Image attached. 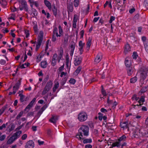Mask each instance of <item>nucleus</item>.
Masks as SVG:
<instances>
[{
	"label": "nucleus",
	"mask_w": 148,
	"mask_h": 148,
	"mask_svg": "<svg viewBox=\"0 0 148 148\" xmlns=\"http://www.w3.org/2000/svg\"><path fill=\"white\" fill-rule=\"evenodd\" d=\"M42 42L38 40V44L36 45V51H38V49L40 47V46L41 45Z\"/></svg>",
	"instance_id": "obj_31"
},
{
	"label": "nucleus",
	"mask_w": 148,
	"mask_h": 148,
	"mask_svg": "<svg viewBox=\"0 0 148 148\" xmlns=\"http://www.w3.org/2000/svg\"><path fill=\"white\" fill-rule=\"evenodd\" d=\"M101 91L102 94L104 96H106V91L104 89L103 86L102 85L101 86Z\"/></svg>",
	"instance_id": "obj_37"
},
{
	"label": "nucleus",
	"mask_w": 148,
	"mask_h": 148,
	"mask_svg": "<svg viewBox=\"0 0 148 148\" xmlns=\"http://www.w3.org/2000/svg\"><path fill=\"white\" fill-rule=\"evenodd\" d=\"M53 14L55 16H56L57 14V8H56V6L54 5H53Z\"/></svg>",
	"instance_id": "obj_25"
},
{
	"label": "nucleus",
	"mask_w": 148,
	"mask_h": 148,
	"mask_svg": "<svg viewBox=\"0 0 148 148\" xmlns=\"http://www.w3.org/2000/svg\"><path fill=\"white\" fill-rule=\"evenodd\" d=\"M0 63L2 65H4L6 63V61L3 60H1L0 61Z\"/></svg>",
	"instance_id": "obj_55"
},
{
	"label": "nucleus",
	"mask_w": 148,
	"mask_h": 148,
	"mask_svg": "<svg viewBox=\"0 0 148 148\" xmlns=\"http://www.w3.org/2000/svg\"><path fill=\"white\" fill-rule=\"evenodd\" d=\"M15 140H14V138L12 136L8 140L7 144H11Z\"/></svg>",
	"instance_id": "obj_24"
},
{
	"label": "nucleus",
	"mask_w": 148,
	"mask_h": 148,
	"mask_svg": "<svg viewBox=\"0 0 148 148\" xmlns=\"http://www.w3.org/2000/svg\"><path fill=\"white\" fill-rule=\"evenodd\" d=\"M137 56L138 55H137L136 52H134L133 53V54L132 55L133 58L134 59H136L137 58Z\"/></svg>",
	"instance_id": "obj_43"
},
{
	"label": "nucleus",
	"mask_w": 148,
	"mask_h": 148,
	"mask_svg": "<svg viewBox=\"0 0 148 148\" xmlns=\"http://www.w3.org/2000/svg\"><path fill=\"white\" fill-rule=\"evenodd\" d=\"M56 40V36L54 35H52V40L53 42H55Z\"/></svg>",
	"instance_id": "obj_52"
},
{
	"label": "nucleus",
	"mask_w": 148,
	"mask_h": 148,
	"mask_svg": "<svg viewBox=\"0 0 148 148\" xmlns=\"http://www.w3.org/2000/svg\"><path fill=\"white\" fill-rule=\"evenodd\" d=\"M30 107L28 105L25 108L24 110V111H26V112H27L29 109L30 108Z\"/></svg>",
	"instance_id": "obj_59"
},
{
	"label": "nucleus",
	"mask_w": 148,
	"mask_h": 148,
	"mask_svg": "<svg viewBox=\"0 0 148 148\" xmlns=\"http://www.w3.org/2000/svg\"><path fill=\"white\" fill-rule=\"evenodd\" d=\"M78 118L81 121H84L87 118V115L85 112H81L79 114Z\"/></svg>",
	"instance_id": "obj_4"
},
{
	"label": "nucleus",
	"mask_w": 148,
	"mask_h": 148,
	"mask_svg": "<svg viewBox=\"0 0 148 148\" xmlns=\"http://www.w3.org/2000/svg\"><path fill=\"white\" fill-rule=\"evenodd\" d=\"M47 64L46 61H42L40 63L41 66L43 68H46L47 66Z\"/></svg>",
	"instance_id": "obj_18"
},
{
	"label": "nucleus",
	"mask_w": 148,
	"mask_h": 148,
	"mask_svg": "<svg viewBox=\"0 0 148 148\" xmlns=\"http://www.w3.org/2000/svg\"><path fill=\"white\" fill-rule=\"evenodd\" d=\"M58 116L57 115H52L51 118L49 120L51 122L55 124L58 120Z\"/></svg>",
	"instance_id": "obj_8"
},
{
	"label": "nucleus",
	"mask_w": 148,
	"mask_h": 148,
	"mask_svg": "<svg viewBox=\"0 0 148 148\" xmlns=\"http://www.w3.org/2000/svg\"><path fill=\"white\" fill-rule=\"evenodd\" d=\"M63 53V50L62 47H61L60 50V54L59 55L58 57V62H60V60L61 59V58L62 56Z\"/></svg>",
	"instance_id": "obj_16"
},
{
	"label": "nucleus",
	"mask_w": 148,
	"mask_h": 148,
	"mask_svg": "<svg viewBox=\"0 0 148 148\" xmlns=\"http://www.w3.org/2000/svg\"><path fill=\"white\" fill-rule=\"evenodd\" d=\"M69 38V36L67 34H66L64 37V44L66 45L67 44Z\"/></svg>",
	"instance_id": "obj_22"
},
{
	"label": "nucleus",
	"mask_w": 148,
	"mask_h": 148,
	"mask_svg": "<svg viewBox=\"0 0 148 148\" xmlns=\"http://www.w3.org/2000/svg\"><path fill=\"white\" fill-rule=\"evenodd\" d=\"M126 66L127 67H130L131 65L130 62L128 60H125V62Z\"/></svg>",
	"instance_id": "obj_32"
},
{
	"label": "nucleus",
	"mask_w": 148,
	"mask_h": 148,
	"mask_svg": "<svg viewBox=\"0 0 148 148\" xmlns=\"http://www.w3.org/2000/svg\"><path fill=\"white\" fill-rule=\"evenodd\" d=\"M15 128V126L14 125H11V127L9 129V132H10L11 131H12L13 130H14V129Z\"/></svg>",
	"instance_id": "obj_53"
},
{
	"label": "nucleus",
	"mask_w": 148,
	"mask_h": 148,
	"mask_svg": "<svg viewBox=\"0 0 148 148\" xmlns=\"http://www.w3.org/2000/svg\"><path fill=\"white\" fill-rule=\"evenodd\" d=\"M77 15L76 14H75L74 16V17L73 19V22L76 23L77 21Z\"/></svg>",
	"instance_id": "obj_47"
},
{
	"label": "nucleus",
	"mask_w": 148,
	"mask_h": 148,
	"mask_svg": "<svg viewBox=\"0 0 148 148\" xmlns=\"http://www.w3.org/2000/svg\"><path fill=\"white\" fill-rule=\"evenodd\" d=\"M85 45V43H83L82 41H80L79 42V45L80 47H83Z\"/></svg>",
	"instance_id": "obj_44"
},
{
	"label": "nucleus",
	"mask_w": 148,
	"mask_h": 148,
	"mask_svg": "<svg viewBox=\"0 0 148 148\" xmlns=\"http://www.w3.org/2000/svg\"><path fill=\"white\" fill-rule=\"evenodd\" d=\"M148 70V69L147 68H144L143 69L140 75V81L141 82H143L146 78Z\"/></svg>",
	"instance_id": "obj_3"
},
{
	"label": "nucleus",
	"mask_w": 148,
	"mask_h": 148,
	"mask_svg": "<svg viewBox=\"0 0 148 148\" xmlns=\"http://www.w3.org/2000/svg\"><path fill=\"white\" fill-rule=\"evenodd\" d=\"M19 96L20 97V100L21 102H23L25 100L23 99H24L25 97V96L23 95L22 93H20Z\"/></svg>",
	"instance_id": "obj_26"
},
{
	"label": "nucleus",
	"mask_w": 148,
	"mask_h": 148,
	"mask_svg": "<svg viewBox=\"0 0 148 148\" xmlns=\"http://www.w3.org/2000/svg\"><path fill=\"white\" fill-rule=\"evenodd\" d=\"M98 114L99 115L98 117L100 121H101L103 119V114L101 112H99Z\"/></svg>",
	"instance_id": "obj_40"
},
{
	"label": "nucleus",
	"mask_w": 148,
	"mask_h": 148,
	"mask_svg": "<svg viewBox=\"0 0 148 148\" xmlns=\"http://www.w3.org/2000/svg\"><path fill=\"white\" fill-rule=\"evenodd\" d=\"M126 138V136L125 135H123L119 139V141L116 142L112 143V147L116 146L117 147H120L121 145L120 142L124 141Z\"/></svg>",
	"instance_id": "obj_2"
},
{
	"label": "nucleus",
	"mask_w": 148,
	"mask_h": 148,
	"mask_svg": "<svg viewBox=\"0 0 148 148\" xmlns=\"http://www.w3.org/2000/svg\"><path fill=\"white\" fill-rule=\"evenodd\" d=\"M21 4L23 8V9L26 11H28V8L26 1L22 0L21 3Z\"/></svg>",
	"instance_id": "obj_9"
},
{
	"label": "nucleus",
	"mask_w": 148,
	"mask_h": 148,
	"mask_svg": "<svg viewBox=\"0 0 148 148\" xmlns=\"http://www.w3.org/2000/svg\"><path fill=\"white\" fill-rule=\"evenodd\" d=\"M82 69V67L81 66H79L76 70L74 72L75 74L77 75L79 73Z\"/></svg>",
	"instance_id": "obj_28"
},
{
	"label": "nucleus",
	"mask_w": 148,
	"mask_h": 148,
	"mask_svg": "<svg viewBox=\"0 0 148 148\" xmlns=\"http://www.w3.org/2000/svg\"><path fill=\"white\" fill-rule=\"evenodd\" d=\"M44 2L46 6L49 10H51V3L47 0H44Z\"/></svg>",
	"instance_id": "obj_15"
},
{
	"label": "nucleus",
	"mask_w": 148,
	"mask_h": 148,
	"mask_svg": "<svg viewBox=\"0 0 148 148\" xmlns=\"http://www.w3.org/2000/svg\"><path fill=\"white\" fill-rule=\"evenodd\" d=\"M82 58L81 57H78L76 56L75 58L74 64L75 66H78L82 62Z\"/></svg>",
	"instance_id": "obj_6"
},
{
	"label": "nucleus",
	"mask_w": 148,
	"mask_h": 148,
	"mask_svg": "<svg viewBox=\"0 0 148 148\" xmlns=\"http://www.w3.org/2000/svg\"><path fill=\"white\" fill-rule=\"evenodd\" d=\"M8 125V123H7L6 124H3L2 126H0V130H2L3 128L6 127V126Z\"/></svg>",
	"instance_id": "obj_49"
},
{
	"label": "nucleus",
	"mask_w": 148,
	"mask_h": 148,
	"mask_svg": "<svg viewBox=\"0 0 148 148\" xmlns=\"http://www.w3.org/2000/svg\"><path fill=\"white\" fill-rule=\"evenodd\" d=\"M57 28L56 27L54 28L53 31L52 35H55V34L57 32Z\"/></svg>",
	"instance_id": "obj_51"
},
{
	"label": "nucleus",
	"mask_w": 148,
	"mask_h": 148,
	"mask_svg": "<svg viewBox=\"0 0 148 148\" xmlns=\"http://www.w3.org/2000/svg\"><path fill=\"white\" fill-rule=\"evenodd\" d=\"M115 19V17L114 16H112L111 17H110V19L109 21V23H111L112 21H114Z\"/></svg>",
	"instance_id": "obj_50"
},
{
	"label": "nucleus",
	"mask_w": 148,
	"mask_h": 148,
	"mask_svg": "<svg viewBox=\"0 0 148 148\" xmlns=\"http://www.w3.org/2000/svg\"><path fill=\"white\" fill-rule=\"evenodd\" d=\"M40 36H38V40L41 42H42L43 37V32L42 31H41L39 33Z\"/></svg>",
	"instance_id": "obj_13"
},
{
	"label": "nucleus",
	"mask_w": 148,
	"mask_h": 148,
	"mask_svg": "<svg viewBox=\"0 0 148 148\" xmlns=\"http://www.w3.org/2000/svg\"><path fill=\"white\" fill-rule=\"evenodd\" d=\"M145 48L147 52L148 53V43L146 44Z\"/></svg>",
	"instance_id": "obj_63"
},
{
	"label": "nucleus",
	"mask_w": 148,
	"mask_h": 148,
	"mask_svg": "<svg viewBox=\"0 0 148 148\" xmlns=\"http://www.w3.org/2000/svg\"><path fill=\"white\" fill-rule=\"evenodd\" d=\"M144 5L146 7L148 8V0H145L144 2Z\"/></svg>",
	"instance_id": "obj_48"
},
{
	"label": "nucleus",
	"mask_w": 148,
	"mask_h": 148,
	"mask_svg": "<svg viewBox=\"0 0 148 148\" xmlns=\"http://www.w3.org/2000/svg\"><path fill=\"white\" fill-rule=\"evenodd\" d=\"M137 78L136 77H134L130 79V82L132 83H134L137 80Z\"/></svg>",
	"instance_id": "obj_30"
},
{
	"label": "nucleus",
	"mask_w": 148,
	"mask_h": 148,
	"mask_svg": "<svg viewBox=\"0 0 148 148\" xmlns=\"http://www.w3.org/2000/svg\"><path fill=\"white\" fill-rule=\"evenodd\" d=\"M56 60H52V61L51 64L53 66H54L56 64Z\"/></svg>",
	"instance_id": "obj_61"
},
{
	"label": "nucleus",
	"mask_w": 148,
	"mask_h": 148,
	"mask_svg": "<svg viewBox=\"0 0 148 148\" xmlns=\"http://www.w3.org/2000/svg\"><path fill=\"white\" fill-rule=\"evenodd\" d=\"M49 78V75H47L45 78L43 80V84L44 83L45 84L48 80Z\"/></svg>",
	"instance_id": "obj_42"
},
{
	"label": "nucleus",
	"mask_w": 148,
	"mask_h": 148,
	"mask_svg": "<svg viewBox=\"0 0 148 148\" xmlns=\"http://www.w3.org/2000/svg\"><path fill=\"white\" fill-rule=\"evenodd\" d=\"M32 14H33L34 16H36L37 15V12L36 10L34 8H32Z\"/></svg>",
	"instance_id": "obj_29"
},
{
	"label": "nucleus",
	"mask_w": 148,
	"mask_h": 148,
	"mask_svg": "<svg viewBox=\"0 0 148 148\" xmlns=\"http://www.w3.org/2000/svg\"><path fill=\"white\" fill-rule=\"evenodd\" d=\"M92 142V140L91 139H84L83 142L84 144H86L87 143H91Z\"/></svg>",
	"instance_id": "obj_23"
},
{
	"label": "nucleus",
	"mask_w": 148,
	"mask_h": 148,
	"mask_svg": "<svg viewBox=\"0 0 148 148\" xmlns=\"http://www.w3.org/2000/svg\"><path fill=\"white\" fill-rule=\"evenodd\" d=\"M23 114V112L22 111H21L20 112V113L18 114V115L16 117V119L17 120L19 119L22 116Z\"/></svg>",
	"instance_id": "obj_39"
},
{
	"label": "nucleus",
	"mask_w": 148,
	"mask_h": 148,
	"mask_svg": "<svg viewBox=\"0 0 148 148\" xmlns=\"http://www.w3.org/2000/svg\"><path fill=\"white\" fill-rule=\"evenodd\" d=\"M6 138V135H3L0 136V140L1 141H3Z\"/></svg>",
	"instance_id": "obj_45"
},
{
	"label": "nucleus",
	"mask_w": 148,
	"mask_h": 148,
	"mask_svg": "<svg viewBox=\"0 0 148 148\" xmlns=\"http://www.w3.org/2000/svg\"><path fill=\"white\" fill-rule=\"evenodd\" d=\"M147 87L146 86H145L142 88L140 91L138 93L139 95H140L142 93H143L147 90Z\"/></svg>",
	"instance_id": "obj_19"
},
{
	"label": "nucleus",
	"mask_w": 148,
	"mask_h": 148,
	"mask_svg": "<svg viewBox=\"0 0 148 148\" xmlns=\"http://www.w3.org/2000/svg\"><path fill=\"white\" fill-rule=\"evenodd\" d=\"M21 79L18 80V82L16 83L15 85L13 87V90L16 89L18 90L19 87V86L21 85Z\"/></svg>",
	"instance_id": "obj_10"
},
{
	"label": "nucleus",
	"mask_w": 148,
	"mask_h": 148,
	"mask_svg": "<svg viewBox=\"0 0 148 148\" xmlns=\"http://www.w3.org/2000/svg\"><path fill=\"white\" fill-rule=\"evenodd\" d=\"M132 68L129 67L127 69V73L129 75H132L133 73L132 70Z\"/></svg>",
	"instance_id": "obj_27"
},
{
	"label": "nucleus",
	"mask_w": 148,
	"mask_h": 148,
	"mask_svg": "<svg viewBox=\"0 0 148 148\" xmlns=\"http://www.w3.org/2000/svg\"><path fill=\"white\" fill-rule=\"evenodd\" d=\"M145 101V97L142 96L140 98L139 100L138 101L139 103H141V102H144Z\"/></svg>",
	"instance_id": "obj_34"
},
{
	"label": "nucleus",
	"mask_w": 148,
	"mask_h": 148,
	"mask_svg": "<svg viewBox=\"0 0 148 148\" xmlns=\"http://www.w3.org/2000/svg\"><path fill=\"white\" fill-rule=\"evenodd\" d=\"M36 100V98H34L31 101L30 103L28 105L31 108L32 106L33 103H34Z\"/></svg>",
	"instance_id": "obj_35"
},
{
	"label": "nucleus",
	"mask_w": 148,
	"mask_h": 148,
	"mask_svg": "<svg viewBox=\"0 0 148 148\" xmlns=\"http://www.w3.org/2000/svg\"><path fill=\"white\" fill-rule=\"evenodd\" d=\"M22 133L21 131H19L14 133L12 136V137L14 138V140H16L17 138L19 137L20 135Z\"/></svg>",
	"instance_id": "obj_11"
},
{
	"label": "nucleus",
	"mask_w": 148,
	"mask_h": 148,
	"mask_svg": "<svg viewBox=\"0 0 148 148\" xmlns=\"http://www.w3.org/2000/svg\"><path fill=\"white\" fill-rule=\"evenodd\" d=\"M100 56L98 54L95 58L94 62L97 64L101 60Z\"/></svg>",
	"instance_id": "obj_21"
},
{
	"label": "nucleus",
	"mask_w": 148,
	"mask_h": 148,
	"mask_svg": "<svg viewBox=\"0 0 148 148\" xmlns=\"http://www.w3.org/2000/svg\"><path fill=\"white\" fill-rule=\"evenodd\" d=\"M59 29V33L60 34H62V27L60 25L58 27Z\"/></svg>",
	"instance_id": "obj_57"
},
{
	"label": "nucleus",
	"mask_w": 148,
	"mask_h": 148,
	"mask_svg": "<svg viewBox=\"0 0 148 148\" xmlns=\"http://www.w3.org/2000/svg\"><path fill=\"white\" fill-rule=\"evenodd\" d=\"M8 145L6 144H2L0 147V148H7Z\"/></svg>",
	"instance_id": "obj_54"
},
{
	"label": "nucleus",
	"mask_w": 148,
	"mask_h": 148,
	"mask_svg": "<svg viewBox=\"0 0 148 148\" xmlns=\"http://www.w3.org/2000/svg\"><path fill=\"white\" fill-rule=\"evenodd\" d=\"M68 10L70 12H72L73 11V5L72 3L71 4H69L67 6Z\"/></svg>",
	"instance_id": "obj_20"
},
{
	"label": "nucleus",
	"mask_w": 148,
	"mask_h": 148,
	"mask_svg": "<svg viewBox=\"0 0 148 148\" xmlns=\"http://www.w3.org/2000/svg\"><path fill=\"white\" fill-rule=\"evenodd\" d=\"M79 0H74V5L75 7H77L79 5Z\"/></svg>",
	"instance_id": "obj_41"
},
{
	"label": "nucleus",
	"mask_w": 148,
	"mask_h": 148,
	"mask_svg": "<svg viewBox=\"0 0 148 148\" xmlns=\"http://www.w3.org/2000/svg\"><path fill=\"white\" fill-rule=\"evenodd\" d=\"M135 10V9L134 8H132L130 10H129V12L130 14L132 13L133 12H134Z\"/></svg>",
	"instance_id": "obj_62"
},
{
	"label": "nucleus",
	"mask_w": 148,
	"mask_h": 148,
	"mask_svg": "<svg viewBox=\"0 0 148 148\" xmlns=\"http://www.w3.org/2000/svg\"><path fill=\"white\" fill-rule=\"evenodd\" d=\"M52 84V82L50 80L47 83L45 87L49 90L51 87Z\"/></svg>",
	"instance_id": "obj_14"
},
{
	"label": "nucleus",
	"mask_w": 148,
	"mask_h": 148,
	"mask_svg": "<svg viewBox=\"0 0 148 148\" xmlns=\"http://www.w3.org/2000/svg\"><path fill=\"white\" fill-rule=\"evenodd\" d=\"M49 90H48L47 88L45 87L43 90L42 91V95H43L45 94L49 91Z\"/></svg>",
	"instance_id": "obj_38"
},
{
	"label": "nucleus",
	"mask_w": 148,
	"mask_h": 148,
	"mask_svg": "<svg viewBox=\"0 0 148 148\" xmlns=\"http://www.w3.org/2000/svg\"><path fill=\"white\" fill-rule=\"evenodd\" d=\"M82 132H83L84 135L85 136H87L88 135L89 127L88 126L84 125L81 127L79 130V132L78 134L76 135L77 137L79 138V139H84L83 137Z\"/></svg>",
	"instance_id": "obj_1"
},
{
	"label": "nucleus",
	"mask_w": 148,
	"mask_h": 148,
	"mask_svg": "<svg viewBox=\"0 0 148 148\" xmlns=\"http://www.w3.org/2000/svg\"><path fill=\"white\" fill-rule=\"evenodd\" d=\"M27 137V135L26 134H25L22 136L21 139L23 140H25L26 138Z\"/></svg>",
	"instance_id": "obj_58"
},
{
	"label": "nucleus",
	"mask_w": 148,
	"mask_h": 148,
	"mask_svg": "<svg viewBox=\"0 0 148 148\" xmlns=\"http://www.w3.org/2000/svg\"><path fill=\"white\" fill-rule=\"evenodd\" d=\"M69 82L70 83L73 84L75 82V80L71 78L69 80Z\"/></svg>",
	"instance_id": "obj_46"
},
{
	"label": "nucleus",
	"mask_w": 148,
	"mask_h": 148,
	"mask_svg": "<svg viewBox=\"0 0 148 148\" xmlns=\"http://www.w3.org/2000/svg\"><path fill=\"white\" fill-rule=\"evenodd\" d=\"M113 123H114V121H112L110 123L108 122V123H106L107 126L108 128V129H110L111 130H114V129L113 128L114 126L113 125H109V124H111Z\"/></svg>",
	"instance_id": "obj_17"
},
{
	"label": "nucleus",
	"mask_w": 148,
	"mask_h": 148,
	"mask_svg": "<svg viewBox=\"0 0 148 148\" xmlns=\"http://www.w3.org/2000/svg\"><path fill=\"white\" fill-rule=\"evenodd\" d=\"M91 40L92 38L90 37H89L86 44L87 45L86 48L87 49H88L87 50L88 51L89 50L90 46L91 45Z\"/></svg>",
	"instance_id": "obj_12"
},
{
	"label": "nucleus",
	"mask_w": 148,
	"mask_h": 148,
	"mask_svg": "<svg viewBox=\"0 0 148 148\" xmlns=\"http://www.w3.org/2000/svg\"><path fill=\"white\" fill-rule=\"evenodd\" d=\"M34 142L32 140H29L26 143L25 148H34Z\"/></svg>",
	"instance_id": "obj_5"
},
{
	"label": "nucleus",
	"mask_w": 148,
	"mask_h": 148,
	"mask_svg": "<svg viewBox=\"0 0 148 148\" xmlns=\"http://www.w3.org/2000/svg\"><path fill=\"white\" fill-rule=\"evenodd\" d=\"M84 33V30H82L80 32V34L81 35V38H82L83 37Z\"/></svg>",
	"instance_id": "obj_60"
},
{
	"label": "nucleus",
	"mask_w": 148,
	"mask_h": 148,
	"mask_svg": "<svg viewBox=\"0 0 148 148\" xmlns=\"http://www.w3.org/2000/svg\"><path fill=\"white\" fill-rule=\"evenodd\" d=\"M43 111L41 110V109L38 112L37 114V116H38V117H39L40 116L41 114L42 113Z\"/></svg>",
	"instance_id": "obj_56"
},
{
	"label": "nucleus",
	"mask_w": 148,
	"mask_h": 148,
	"mask_svg": "<svg viewBox=\"0 0 148 148\" xmlns=\"http://www.w3.org/2000/svg\"><path fill=\"white\" fill-rule=\"evenodd\" d=\"M75 43L73 41L71 42V49H75Z\"/></svg>",
	"instance_id": "obj_33"
},
{
	"label": "nucleus",
	"mask_w": 148,
	"mask_h": 148,
	"mask_svg": "<svg viewBox=\"0 0 148 148\" xmlns=\"http://www.w3.org/2000/svg\"><path fill=\"white\" fill-rule=\"evenodd\" d=\"M7 106L8 105H6L5 106H4L1 108V109H0V112L1 114H2L4 112L5 109L7 108Z\"/></svg>",
	"instance_id": "obj_36"
},
{
	"label": "nucleus",
	"mask_w": 148,
	"mask_h": 148,
	"mask_svg": "<svg viewBox=\"0 0 148 148\" xmlns=\"http://www.w3.org/2000/svg\"><path fill=\"white\" fill-rule=\"evenodd\" d=\"M131 51V47L130 45L128 43H127L125 46L124 53L126 55Z\"/></svg>",
	"instance_id": "obj_7"
},
{
	"label": "nucleus",
	"mask_w": 148,
	"mask_h": 148,
	"mask_svg": "<svg viewBox=\"0 0 148 148\" xmlns=\"http://www.w3.org/2000/svg\"><path fill=\"white\" fill-rule=\"evenodd\" d=\"M92 146L89 144L86 145L85 146V148H92Z\"/></svg>",
	"instance_id": "obj_64"
}]
</instances>
